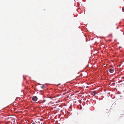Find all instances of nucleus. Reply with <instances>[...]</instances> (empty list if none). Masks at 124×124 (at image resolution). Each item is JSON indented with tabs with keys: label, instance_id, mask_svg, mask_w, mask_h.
Here are the masks:
<instances>
[{
	"label": "nucleus",
	"instance_id": "f257e3e1",
	"mask_svg": "<svg viewBox=\"0 0 124 124\" xmlns=\"http://www.w3.org/2000/svg\"><path fill=\"white\" fill-rule=\"evenodd\" d=\"M108 71L110 73H113L114 72L115 69L113 67H111L109 69Z\"/></svg>",
	"mask_w": 124,
	"mask_h": 124
},
{
	"label": "nucleus",
	"instance_id": "f03ea898",
	"mask_svg": "<svg viewBox=\"0 0 124 124\" xmlns=\"http://www.w3.org/2000/svg\"><path fill=\"white\" fill-rule=\"evenodd\" d=\"M32 100L34 101H36L38 100V98L36 96H34L32 97Z\"/></svg>",
	"mask_w": 124,
	"mask_h": 124
},
{
	"label": "nucleus",
	"instance_id": "7ed1b4c3",
	"mask_svg": "<svg viewBox=\"0 0 124 124\" xmlns=\"http://www.w3.org/2000/svg\"><path fill=\"white\" fill-rule=\"evenodd\" d=\"M96 93V91H94L92 92L91 93V95H92L93 96H94L95 95Z\"/></svg>",
	"mask_w": 124,
	"mask_h": 124
},
{
	"label": "nucleus",
	"instance_id": "20e7f679",
	"mask_svg": "<svg viewBox=\"0 0 124 124\" xmlns=\"http://www.w3.org/2000/svg\"><path fill=\"white\" fill-rule=\"evenodd\" d=\"M46 101V100H43L42 102V103H44V102H45Z\"/></svg>",
	"mask_w": 124,
	"mask_h": 124
},
{
	"label": "nucleus",
	"instance_id": "39448f33",
	"mask_svg": "<svg viewBox=\"0 0 124 124\" xmlns=\"http://www.w3.org/2000/svg\"><path fill=\"white\" fill-rule=\"evenodd\" d=\"M32 124H35V122H33L32 123Z\"/></svg>",
	"mask_w": 124,
	"mask_h": 124
},
{
	"label": "nucleus",
	"instance_id": "423d86ee",
	"mask_svg": "<svg viewBox=\"0 0 124 124\" xmlns=\"http://www.w3.org/2000/svg\"><path fill=\"white\" fill-rule=\"evenodd\" d=\"M41 88H44V86H42V87H41Z\"/></svg>",
	"mask_w": 124,
	"mask_h": 124
},
{
	"label": "nucleus",
	"instance_id": "0eeeda50",
	"mask_svg": "<svg viewBox=\"0 0 124 124\" xmlns=\"http://www.w3.org/2000/svg\"><path fill=\"white\" fill-rule=\"evenodd\" d=\"M122 78L124 79V77H123Z\"/></svg>",
	"mask_w": 124,
	"mask_h": 124
}]
</instances>
